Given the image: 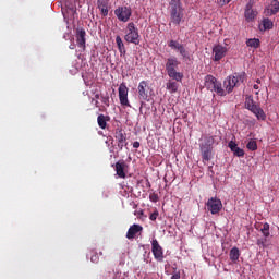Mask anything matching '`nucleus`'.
<instances>
[{"label": "nucleus", "instance_id": "1", "mask_svg": "<svg viewBox=\"0 0 279 279\" xmlns=\"http://www.w3.org/2000/svg\"><path fill=\"white\" fill-rule=\"evenodd\" d=\"M170 16L169 25H182L184 23V5L182 0H170L168 5Z\"/></svg>", "mask_w": 279, "mask_h": 279}, {"label": "nucleus", "instance_id": "2", "mask_svg": "<svg viewBox=\"0 0 279 279\" xmlns=\"http://www.w3.org/2000/svg\"><path fill=\"white\" fill-rule=\"evenodd\" d=\"M178 66H180V62L175 57H170L166 61V71L171 80H175V82H182L184 78V74L182 72H178Z\"/></svg>", "mask_w": 279, "mask_h": 279}, {"label": "nucleus", "instance_id": "3", "mask_svg": "<svg viewBox=\"0 0 279 279\" xmlns=\"http://www.w3.org/2000/svg\"><path fill=\"white\" fill-rule=\"evenodd\" d=\"M213 145H215L214 136H206L199 145L203 162H208L213 158Z\"/></svg>", "mask_w": 279, "mask_h": 279}, {"label": "nucleus", "instance_id": "4", "mask_svg": "<svg viewBox=\"0 0 279 279\" xmlns=\"http://www.w3.org/2000/svg\"><path fill=\"white\" fill-rule=\"evenodd\" d=\"M124 40L133 45H141V34L138 33V27L134 22H130L126 25Z\"/></svg>", "mask_w": 279, "mask_h": 279}, {"label": "nucleus", "instance_id": "5", "mask_svg": "<svg viewBox=\"0 0 279 279\" xmlns=\"http://www.w3.org/2000/svg\"><path fill=\"white\" fill-rule=\"evenodd\" d=\"M245 107L247 108V110L253 112L255 117H257L258 121H265L267 119V114H265V111L263 110V108H260V106L254 102V97L252 96L246 97Z\"/></svg>", "mask_w": 279, "mask_h": 279}, {"label": "nucleus", "instance_id": "6", "mask_svg": "<svg viewBox=\"0 0 279 279\" xmlns=\"http://www.w3.org/2000/svg\"><path fill=\"white\" fill-rule=\"evenodd\" d=\"M206 206L211 215H219L223 208V203L217 197H211L207 201Z\"/></svg>", "mask_w": 279, "mask_h": 279}, {"label": "nucleus", "instance_id": "7", "mask_svg": "<svg viewBox=\"0 0 279 279\" xmlns=\"http://www.w3.org/2000/svg\"><path fill=\"white\" fill-rule=\"evenodd\" d=\"M114 14L122 23H128L132 16V9L129 7H119L114 10Z\"/></svg>", "mask_w": 279, "mask_h": 279}, {"label": "nucleus", "instance_id": "8", "mask_svg": "<svg viewBox=\"0 0 279 279\" xmlns=\"http://www.w3.org/2000/svg\"><path fill=\"white\" fill-rule=\"evenodd\" d=\"M140 101H149V85L147 81H142L137 87Z\"/></svg>", "mask_w": 279, "mask_h": 279}, {"label": "nucleus", "instance_id": "9", "mask_svg": "<svg viewBox=\"0 0 279 279\" xmlns=\"http://www.w3.org/2000/svg\"><path fill=\"white\" fill-rule=\"evenodd\" d=\"M118 93L121 106H126L128 108H130V100H128V93H130V89L128 88L125 83L120 84Z\"/></svg>", "mask_w": 279, "mask_h": 279}, {"label": "nucleus", "instance_id": "10", "mask_svg": "<svg viewBox=\"0 0 279 279\" xmlns=\"http://www.w3.org/2000/svg\"><path fill=\"white\" fill-rule=\"evenodd\" d=\"M151 252L155 259L159 263H162L165 258V252L162 251V246H160V244L158 243V240H153Z\"/></svg>", "mask_w": 279, "mask_h": 279}, {"label": "nucleus", "instance_id": "11", "mask_svg": "<svg viewBox=\"0 0 279 279\" xmlns=\"http://www.w3.org/2000/svg\"><path fill=\"white\" fill-rule=\"evenodd\" d=\"M114 138L118 143L120 151L128 145V134L123 132V129H116Z\"/></svg>", "mask_w": 279, "mask_h": 279}, {"label": "nucleus", "instance_id": "12", "mask_svg": "<svg viewBox=\"0 0 279 279\" xmlns=\"http://www.w3.org/2000/svg\"><path fill=\"white\" fill-rule=\"evenodd\" d=\"M226 53H228V48L222 45H216L213 48L214 62H219L226 58Z\"/></svg>", "mask_w": 279, "mask_h": 279}, {"label": "nucleus", "instance_id": "13", "mask_svg": "<svg viewBox=\"0 0 279 279\" xmlns=\"http://www.w3.org/2000/svg\"><path fill=\"white\" fill-rule=\"evenodd\" d=\"M76 43L81 49H86V31L84 28L76 31Z\"/></svg>", "mask_w": 279, "mask_h": 279}, {"label": "nucleus", "instance_id": "14", "mask_svg": "<svg viewBox=\"0 0 279 279\" xmlns=\"http://www.w3.org/2000/svg\"><path fill=\"white\" fill-rule=\"evenodd\" d=\"M143 232V226L141 225H133L129 228L128 232H126V239H129V241H132V239H136V234Z\"/></svg>", "mask_w": 279, "mask_h": 279}, {"label": "nucleus", "instance_id": "15", "mask_svg": "<svg viewBox=\"0 0 279 279\" xmlns=\"http://www.w3.org/2000/svg\"><path fill=\"white\" fill-rule=\"evenodd\" d=\"M228 147L229 149H231L232 154L238 158H243V156H245V150H243V148H239L236 142L230 141Z\"/></svg>", "mask_w": 279, "mask_h": 279}, {"label": "nucleus", "instance_id": "16", "mask_svg": "<svg viewBox=\"0 0 279 279\" xmlns=\"http://www.w3.org/2000/svg\"><path fill=\"white\" fill-rule=\"evenodd\" d=\"M236 86V78H234V76H229L223 82V87L227 93H232Z\"/></svg>", "mask_w": 279, "mask_h": 279}, {"label": "nucleus", "instance_id": "17", "mask_svg": "<svg viewBox=\"0 0 279 279\" xmlns=\"http://www.w3.org/2000/svg\"><path fill=\"white\" fill-rule=\"evenodd\" d=\"M125 167H128L125 161L116 162V173L119 178H122V180H125V178H126Z\"/></svg>", "mask_w": 279, "mask_h": 279}, {"label": "nucleus", "instance_id": "18", "mask_svg": "<svg viewBox=\"0 0 279 279\" xmlns=\"http://www.w3.org/2000/svg\"><path fill=\"white\" fill-rule=\"evenodd\" d=\"M204 82H205V88H207V90L213 92L218 81L215 76L208 74L205 76Z\"/></svg>", "mask_w": 279, "mask_h": 279}, {"label": "nucleus", "instance_id": "19", "mask_svg": "<svg viewBox=\"0 0 279 279\" xmlns=\"http://www.w3.org/2000/svg\"><path fill=\"white\" fill-rule=\"evenodd\" d=\"M108 121H110V116L99 114L97 118V123L100 130H106L108 126Z\"/></svg>", "mask_w": 279, "mask_h": 279}, {"label": "nucleus", "instance_id": "20", "mask_svg": "<svg viewBox=\"0 0 279 279\" xmlns=\"http://www.w3.org/2000/svg\"><path fill=\"white\" fill-rule=\"evenodd\" d=\"M244 16H245L246 21L250 23V22L254 21V19H256V16H258V11H256L254 9H245Z\"/></svg>", "mask_w": 279, "mask_h": 279}, {"label": "nucleus", "instance_id": "21", "mask_svg": "<svg viewBox=\"0 0 279 279\" xmlns=\"http://www.w3.org/2000/svg\"><path fill=\"white\" fill-rule=\"evenodd\" d=\"M98 10H100L102 16H108V1L97 0Z\"/></svg>", "mask_w": 279, "mask_h": 279}, {"label": "nucleus", "instance_id": "22", "mask_svg": "<svg viewBox=\"0 0 279 279\" xmlns=\"http://www.w3.org/2000/svg\"><path fill=\"white\" fill-rule=\"evenodd\" d=\"M116 45L118 47L120 56H125L126 53L125 44H123V39H121V36L119 35L116 37Z\"/></svg>", "mask_w": 279, "mask_h": 279}, {"label": "nucleus", "instance_id": "23", "mask_svg": "<svg viewBox=\"0 0 279 279\" xmlns=\"http://www.w3.org/2000/svg\"><path fill=\"white\" fill-rule=\"evenodd\" d=\"M240 256H241V251H239V247L234 246L230 250L229 258L230 260H232V263H236Z\"/></svg>", "mask_w": 279, "mask_h": 279}, {"label": "nucleus", "instance_id": "24", "mask_svg": "<svg viewBox=\"0 0 279 279\" xmlns=\"http://www.w3.org/2000/svg\"><path fill=\"white\" fill-rule=\"evenodd\" d=\"M211 93H217L219 97H226V89H223V86L221 85V82H216V85L211 89Z\"/></svg>", "mask_w": 279, "mask_h": 279}, {"label": "nucleus", "instance_id": "25", "mask_svg": "<svg viewBox=\"0 0 279 279\" xmlns=\"http://www.w3.org/2000/svg\"><path fill=\"white\" fill-rule=\"evenodd\" d=\"M262 25L264 31L274 29V21H271L269 17L264 19L262 21Z\"/></svg>", "mask_w": 279, "mask_h": 279}, {"label": "nucleus", "instance_id": "26", "mask_svg": "<svg viewBox=\"0 0 279 279\" xmlns=\"http://www.w3.org/2000/svg\"><path fill=\"white\" fill-rule=\"evenodd\" d=\"M166 88L167 90H169V93H178V83L177 82H173V81H169L167 84H166Z\"/></svg>", "mask_w": 279, "mask_h": 279}, {"label": "nucleus", "instance_id": "27", "mask_svg": "<svg viewBox=\"0 0 279 279\" xmlns=\"http://www.w3.org/2000/svg\"><path fill=\"white\" fill-rule=\"evenodd\" d=\"M246 45L248 47H252L253 49H258V47H260V39L257 38H252L246 40Z\"/></svg>", "mask_w": 279, "mask_h": 279}, {"label": "nucleus", "instance_id": "28", "mask_svg": "<svg viewBox=\"0 0 279 279\" xmlns=\"http://www.w3.org/2000/svg\"><path fill=\"white\" fill-rule=\"evenodd\" d=\"M279 13V1L272 0L270 3V15Z\"/></svg>", "mask_w": 279, "mask_h": 279}, {"label": "nucleus", "instance_id": "29", "mask_svg": "<svg viewBox=\"0 0 279 279\" xmlns=\"http://www.w3.org/2000/svg\"><path fill=\"white\" fill-rule=\"evenodd\" d=\"M184 45L180 44L178 40H170L168 43V47H170L171 49H174L175 51H179L180 48H182Z\"/></svg>", "mask_w": 279, "mask_h": 279}, {"label": "nucleus", "instance_id": "30", "mask_svg": "<svg viewBox=\"0 0 279 279\" xmlns=\"http://www.w3.org/2000/svg\"><path fill=\"white\" fill-rule=\"evenodd\" d=\"M245 77H246L245 72L235 73V74L233 75V78L236 80V84H239V83L243 84V82H245Z\"/></svg>", "mask_w": 279, "mask_h": 279}, {"label": "nucleus", "instance_id": "31", "mask_svg": "<svg viewBox=\"0 0 279 279\" xmlns=\"http://www.w3.org/2000/svg\"><path fill=\"white\" fill-rule=\"evenodd\" d=\"M179 53L182 56L183 60H191V54L189 53V50L184 48V46L180 48Z\"/></svg>", "mask_w": 279, "mask_h": 279}, {"label": "nucleus", "instance_id": "32", "mask_svg": "<svg viewBox=\"0 0 279 279\" xmlns=\"http://www.w3.org/2000/svg\"><path fill=\"white\" fill-rule=\"evenodd\" d=\"M246 148L250 149V151H256V149H258V144L256 143V141L251 140V141L246 144Z\"/></svg>", "mask_w": 279, "mask_h": 279}, {"label": "nucleus", "instance_id": "33", "mask_svg": "<svg viewBox=\"0 0 279 279\" xmlns=\"http://www.w3.org/2000/svg\"><path fill=\"white\" fill-rule=\"evenodd\" d=\"M262 234L267 239L269 236V223H264L263 228L260 229Z\"/></svg>", "mask_w": 279, "mask_h": 279}, {"label": "nucleus", "instance_id": "34", "mask_svg": "<svg viewBox=\"0 0 279 279\" xmlns=\"http://www.w3.org/2000/svg\"><path fill=\"white\" fill-rule=\"evenodd\" d=\"M158 210H155L153 214H150L149 219L150 221H156L158 219Z\"/></svg>", "mask_w": 279, "mask_h": 279}, {"label": "nucleus", "instance_id": "35", "mask_svg": "<svg viewBox=\"0 0 279 279\" xmlns=\"http://www.w3.org/2000/svg\"><path fill=\"white\" fill-rule=\"evenodd\" d=\"M230 1L232 0H217L218 5H220V8H223V5H228V3H230Z\"/></svg>", "mask_w": 279, "mask_h": 279}, {"label": "nucleus", "instance_id": "36", "mask_svg": "<svg viewBox=\"0 0 279 279\" xmlns=\"http://www.w3.org/2000/svg\"><path fill=\"white\" fill-rule=\"evenodd\" d=\"M101 101L105 104V106H110V97L101 96Z\"/></svg>", "mask_w": 279, "mask_h": 279}, {"label": "nucleus", "instance_id": "37", "mask_svg": "<svg viewBox=\"0 0 279 279\" xmlns=\"http://www.w3.org/2000/svg\"><path fill=\"white\" fill-rule=\"evenodd\" d=\"M90 260L93 263H99V255H97V253H94L92 256H90Z\"/></svg>", "mask_w": 279, "mask_h": 279}, {"label": "nucleus", "instance_id": "38", "mask_svg": "<svg viewBox=\"0 0 279 279\" xmlns=\"http://www.w3.org/2000/svg\"><path fill=\"white\" fill-rule=\"evenodd\" d=\"M255 3H256V0H248V2H247V4H246L245 9H252V8H254Z\"/></svg>", "mask_w": 279, "mask_h": 279}, {"label": "nucleus", "instance_id": "39", "mask_svg": "<svg viewBox=\"0 0 279 279\" xmlns=\"http://www.w3.org/2000/svg\"><path fill=\"white\" fill-rule=\"evenodd\" d=\"M149 199L150 202H154V203L158 202V194H155V193L150 194Z\"/></svg>", "mask_w": 279, "mask_h": 279}, {"label": "nucleus", "instance_id": "40", "mask_svg": "<svg viewBox=\"0 0 279 279\" xmlns=\"http://www.w3.org/2000/svg\"><path fill=\"white\" fill-rule=\"evenodd\" d=\"M134 215L136 217H138V219H141V217H143V215H145V211L143 209L138 210V211H135Z\"/></svg>", "mask_w": 279, "mask_h": 279}, {"label": "nucleus", "instance_id": "41", "mask_svg": "<svg viewBox=\"0 0 279 279\" xmlns=\"http://www.w3.org/2000/svg\"><path fill=\"white\" fill-rule=\"evenodd\" d=\"M257 245L260 247H265V240H263V239H258L257 240Z\"/></svg>", "mask_w": 279, "mask_h": 279}, {"label": "nucleus", "instance_id": "42", "mask_svg": "<svg viewBox=\"0 0 279 279\" xmlns=\"http://www.w3.org/2000/svg\"><path fill=\"white\" fill-rule=\"evenodd\" d=\"M133 147L134 149H138V147H141V142H134Z\"/></svg>", "mask_w": 279, "mask_h": 279}, {"label": "nucleus", "instance_id": "43", "mask_svg": "<svg viewBox=\"0 0 279 279\" xmlns=\"http://www.w3.org/2000/svg\"><path fill=\"white\" fill-rule=\"evenodd\" d=\"M92 104H94L96 108H99V100H95V98H93Z\"/></svg>", "mask_w": 279, "mask_h": 279}, {"label": "nucleus", "instance_id": "44", "mask_svg": "<svg viewBox=\"0 0 279 279\" xmlns=\"http://www.w3.org/2000/svg\"><path fill=\"white\" fill-rule=\"evenodd\" d=\"M171 279H180V272L172 275Z\"/></svg>", "mask_w": 279, "mask_h": 279}, {"label": "nucleus", "instance_id": "45", "mask_svg": "<svg viewBox=\"0 0 279 279\" xmlns=\"http://www.w3.org/2000/svg\"><path fill=\"white\" fill-rule=\"evenodd\" d=\"M253 88H254V90H258V88H260V86H258V84H255V85H253Z\"/></svg>", "mask_w": 279, "mask_h": 279}, {"label": "nucleus", "instance_id": "46", "mask_svg": "<svg viewBox=\"0 0 279 279\" xmlns=\"http://www.w3.org/2000/svg\"><path fill=\"white\" fill-rule=\"evenodd\" d=\"M99 97H100L99 94L95 95V99H99Z\"/></svg>", "mask_w": 279, "mask_h": 279}, {"label": "nucleus", "instance_id": "47", "mask_svg": "<svg viewBox=\"0 0 279 279\" xmlns=\"http://www.w3.org/2000/svg\"><path fill=\"white\" fill-rule=\"evenodd\" d=\"M70 49H75V45H71V46H70Z\"/></svg>", "mask_w": 279, "mask_h": 279}, {"label": "nucleus", "instance_id": "48", "mask_svg": "<svg viewBox=\"0 0 279 279\" xmlns=\"http://www.w3.org/2000/svg\"><path fill=\"white\" fill-rule=\"evenodd\" d=\"M256 83H257V85H258V84H260V80H259V78H257V80H256Z\"/></svg>", "mask_w": 279, "mask_h": 279}, {"label": "nucleus", "instance_id": "49", "mask_svg": "<svg viewBox=\"0 0 279 279\" xmlns=\"http://www.w3.org/2000/svg\"><path fill=\"white\" fill-rule=\"evenodd\" d=\"M255 95H258V92H256Z\"/></svg>", "mask_w": 279, "mask_h": 279}]
</instances>
